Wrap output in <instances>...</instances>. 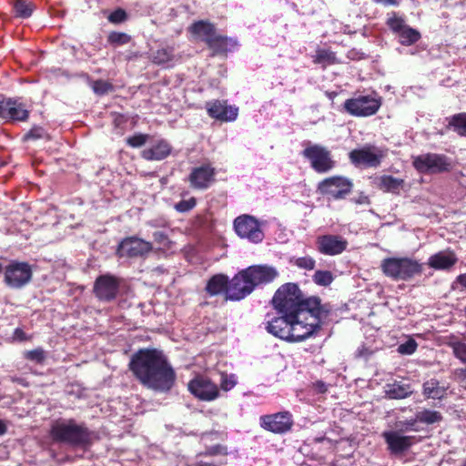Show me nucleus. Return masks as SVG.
<instances>
[{"label":"nucleus","instance_id":"1","mask_svg":"<svg viewBox=\"0 0 466 466\" xmlns=\"http://www.w3.org/2000/svg\"><path fill=\"white\" fill-rule=\"evenodd\" d=\"M128 370L141 385L157 392H169L177 380L168 358L156 348H142L133 353Z\"/></svg>","mask_w":466,"mask_h":466},{"label":"nucleus","instance_id":"2","mask_svg":"<svg viewBox=\"0 0 466 466\" xmlns=\"http://www.w3.org/2000/svg\"><path fill=\"white\" fill-rule=\"evenodd\" d=\"M271 303L280 314L294 318L305 312H318L321 300L319 297H305L297 283L282 284L275 292Z\"/></svg>","mask_w":466,"mask_h":466},{"label":"nucleus","instance_id":"3","mask_svg":"<svg viewBox=\"0 0 466 466\" xmlns=\"http://www.w3.org/2000/svg\"><path fill=\"white\" fill-rule=\"evenodd\" d=\"M278 275L275 268L267 265H255L242 269L229 280L228 299H243L257 286L273 281Z\"/></svg>","mask_w":466,"mask_h":466},{"label":"nucleus","instance_id":"4","mask_svg":"<svg viewBox=\"0 0 466 466\" xmlns=\"http://www.w3.org/2000/svg\"><path fill=\"white\" fill-rule=\"evenodd\" d=\"M49 436L54 442L72 447H86L92 441V431L85 423H77L74 419H58L53 421Z\"/></svg>","mask_w":466,"mask_h":466},{"label":"nucleus","instance_id":"5","mask_svg":"<svg viewBox=\"0 0 466 466\" xmlns=\"http://www.w3.org/2000/svg\"><path fill=\"white\" fill-rule=\"evenodd\" d=\"M328 310L322 305L318 312H305L290 319L289 342L302 341L316 333L321 325V319L326 317Z\"/></svg>","mask_w":466,"mask_h":466},{"label":"nucleus","instance_id":"6","mask_svg":"<svg viewBox=\"0 0 466 466\" xmlns=\"http://www.w3.org/2000/svg\"><path fill=\"white\" fill-rule=\"evenodd\" d=\"M383 274L395 280L409 281L423 272V264L408 258H386L380 263Z\"/></svg>","mask_w":466,"mask_h":466},{"label":"nucleus","instance_id":"7","mask_svg":"<svg viewBox=\"0 0 466 466\" xmlns=\"http://www.w3.org/2000/svg\"><path fill=\"white\" fill-rule=\"evenodd\" d=\"M412 165L420 174H439L452 169L451 160L445 155L427 153L413 158Z\"/></svg>","mask_w":466,"mask_h":466},{"label":"nucleus","instance_id":"8","mask_svg":"<svg viewBox=\"0 0 466 466\" xmlns=\"http://www.w3.org/2000/svg\"><path fill=\"white\" fill-rule=\"evenodd\" d=\"M309 161L311 168L319 174L328 173L336 167L330 150L319 144H309L301 152Z\"/></svg>","mask_w":466,"mask_h":466},{"label":"nucleus","instance_id":"9","mask_svg":"<svg viewBox=\"0 0 466 466\" xmlns=\"http://www.w3.org/2000/svg\"><path fill=\"white\" fill-rule=\"evenodd\" d=\"M353 188L352 181L343 176H332L324 178L317 185V192L334 200L344 199Z\"/></svg>","mask_w":466,"mask_h":466},{"label":"nucleus","instance_id":"10","mask_svg":"<svg viewBox=\"0 0 466 466\" xmlns=\"http://www.w3.org/2000/svg\"><path fill=\"white\" fill-rule=\"evenodd\" d=\"M381 106L380 98L371 96H358L347 99L343 104L344 110L353 116L367 117L375 115Z\"/></svg>","mask_w":466,"mask_h":466},{"label":"nucleus","instance_id":"11","mask_svg":"<svg viewBox=\"0 0 466 466\" xmlns=\"http://www.w3.org/2000/svg\"><path fill=\"white\" fill-rule=\"evenodd\" d=\"M259 425L267 431L283 435L292 430L294 420L289 411L284 410L260 416Z\"/></svg>","mask_w":466,"mask_h":466},{"label":"nucleus","instance_id":"12","mask_svg":"<svg viewBox=\"0 0 466 466\" xmlns=\"http://www.w3.org/2000/svg\"><path fill=\"white\" fill-rule=\"evenodd\" d=\"M385 156L382 149L373 145H365L361 148L351 150L349 153V159L355 167H378Z\"/></svg>","mask_w":466,"mask_h":466},{"label":"nucleus","instance_id":"13","mask_svg":"<svg viewBox=\"0 0 466 466\" xmlns=\"http://www.w3.org/2000/svg\"><path fill=\"white\" fill-rule=\"evenodd\" d=\"M234 229L237 235L253 243H259L264 238V233L258 220L250 215H241L235 218Z\"/></svg>","mask_w":466,"mask_h":466},{"label":"nucleus","instance_id":"14","mask_svg":"<svg viewBox=\"0 0 466 466\" xmlns=\"http://www.w3.org/2000/svg\"><path fill=\"white\" fill-rule=\"evenodd\" d=\"M152 249L153 246L150 242L132 236L127 237L119 242L116 255L118 258H142L150 253Z\"/></svg>","mask_w":466,"mask_h":466},{"label":"nucleus","instance_id":"15","mask_svg":"<svg viewBox=\"0 0 466 466\" xmlns=\"http://www.w3.org/2000/svg\"><path fill=\"white\" fill-rule=\"evenodd\" d=\"M120 288V279L111 274L98 276L94 283L93 292L96 298L104 302L116 299Z\"/></svg>","mask_w":466,"mask_h":466},{"label":"nucleus","instance_id":"16","mask_svg":"<svg viewBox=\"0 0 466 466\" xmlns=\"http://www.w3.org/2000/svg\"><path fill=\"white\" fill-rule=\"evenodd\" d=\"M32 279V269L27 262L12 261L5 267V282L14 289H20Z\"/></svg>","mask_w":466,"mask_h":466},{"label":"nucleus","instance_id":"17","mask_svg":"<svg viewBox=\"0 0 466 466\" xmlns=\"http://www.w3.org/2000/svg\"><path fill=\"white\" fill-rule=\"evenodd\" d=\"M30 111L25 104L19 99H4L0 101V118L10 122H25L28 120Z\"/></svg>","mask_w":466,"mask_h":466},{"label":"nucleus","instance_id":"18","mask_svg":"<svg viewBox=\"0 0 466 466\" xmlns=\"http://www.w3.org/2000/svg\"><path fill=\"white\" fill-rule=\"evenodd\" d=\"M188 390L198 400L211 401L219 395L218 386L204 376H197L188 382Z\"/></svg>","mask_w":466,"mask_h":466},{"label":"nucleus","instance_id":"19","mask_svg":"<svg viewBox=\"0 0 466 466\" xmlns=\"http://www.w3.org/2000/svg\"><path fill=\"white\" fill-rule=\"evenodd\" d=\"M216 169L211 164H203L193 167L188 176L190 187L194 189H208L216 180Z\"/></svg>","mask_w":466,"mask_h":466},{"label":"nucleus","instance_id":"20","mask_svg":"<svg viewBox=\"0 0 466 466\" xmlns=\"http://www.w3.org/2000/svg\"><path fill=\"white\" fill-rule=\"evenodd\" d=\"M205 108L211 118L221 122L234 121L238 115V108L228 105L227 100L215 99L208 101Z\"/></svg>","mask_w":466,"mask_h":466},{"label":"nucleus","instance_id":"21","mask_svg":"<svg viewBox=\"0 0 466 466\" xmlns=\"http://www.w3.org/2000/svg\"><path fill=\"white\" fill-rule=\"evenodd\" d=\"M317 250L328 256L339 255L347 249L348 241L339 235H322L316 240Z\"/></svg>","mask_w":466,"mask_h":466},{"label":"nucleus","instance_id":"22","mask_svg":"<svg viewBox=\"0 0 466 466\" xmlns=\"http://www.w3.org/2000/svg\"><path fill=\"white\" fill-rule=\"evenodd\" d=\"M383 437L391 454H401L419 440L416 436H404L397 431H386Z\"/></svg>","mask_w":466,"mask_h":466},{"label":"nucleus","instance_id":"23","mask_svg":"<svg viewBox=\"0 0 466 466\" xmlns=\"http://www.w3.org/2000/svg\"><path fill=\"white\" fill-rule=\"evenodd\" d=\"M290 319L288 314H281L279 317H275L266 322V330L274 337L289 341Z\"/></svg>","mask_w":466,"mask_h":466},{"label":"nucleus","instance_id":"24","mask_svg":"<svg viewBox=\"0 0 466 466\" xmlns=\"http://www.w3.org/2000/svg\"><path fill=\"white\" fill-rule=\"evenodd\" d=\"M172 152V146L166 139H159L150 147L141 152V157L147 161H160Z\"/></svg>","mask_w":466,"mask_h":466},{"label":"nucleus","instance_id":"25","mask_svg":"<svg viewBox=\"0 0 466 466\" xmlns=\"http://www.w3.org/2000/svg\"><path fill=\"white\" fill-rule=\"evenodd\" d=\"M457 261L458 258L454 251L448 249L431 255L428 259V265L436 270H449Z\"/></svg>","mask_w":466,"mask_h":466},{"label":"nucleus","instance_id":"26","mask_svg":"<svg viewBox=\"0 0 466 466\" xmlns=\"http://www.w3.org/2000/svg\"><path fill=\"white\" fill-rule=\"evenodd\" d=\"M188 32L198 40L206 45L218 32L215 25L208 20H198L190 25Z\"/></svg>","mask_w":466,"mask_h":466},{"label":"nucleus","instance_id":"27","mask_svg":"<svg viewBox=\"0 0 466 466\" xmlns=\"http://www.w3.org/2000/svg\"><path fill=\"white\" fill-rule=\"evenodd\" d=\"M229 279L225 274H215L207 282L205 291L210 296H218L226 294V299H228Z\"/></svg>","mask_w":466,"mask_h":466},{"label":"nucleus","instance_id":"28","mask_svg":"<svg viewBox=\"0 0 466 466\" xmlns=\"http://www.w3.org/2000/svg\"><path fill=\"white\" fill-rule=\"evenodd\" d=\"M405 181L402 178L395 177L391 175H382L378 177L377 187L383 192L399 195L404 187Z\"/></svg>","mask_w":466,"mask_h":466},{"label":"nucleus","instance_id":"29","mask_svg":"<svg viewBox=\"0 0 466 466\" xmlns=\"http://www.w3.org/2000/svg\"><path fill=\"white\" fill-rule=\"evenodd\" d=\"M447 389L437 379L432 378L422 384V394L426 399L441 400L447 395Z\"/></svg>","mask_w":466,"mask_h":466},{"label":"nucleus","instance_id":"30","mask_svg":"<svg viewBox=\"0 0 466 466\" xmlns=\"http://www.w3.org/2000/svg\"><path fill=\"white\" fill-rule=\"evenodd\" d=\"M386 396L392 400H401L410 397L413 390L410 384H405L395 380L393 383L387 384L385 390Z\"/></svg>","mask_w":466,"mask_h":466},{"label":"nucleus","instance_id":"31","mask_svg":"<svg viewBox=\"0 0 466 466\" xmlns=\"http://www.w3.org/2000/svg\"><path fill=\"white\" fill-rule=\"evenodd\" d=\"M444 344L452 350L453 355L461 362L466 363V343L456 335L450 334L444 337Z\"/></svg>","mask_w":466,"mask_h":466},{"label":"nucleus","instance_id":"32","mask_svg":"<svg viewBox=\"0 0 466 466\" xmlns=\"http://www.w3.org/2000/svg\"><path fill=\"white\" fill-rule=\"evenodd\" d=\"M231 39L226 35L216 34L211 39H208V47L212 50L213 56L227 54L229 50Z\"/></svg>","mask_w":466,"mask_h":466},{"label":"nucleus","instance_id":"33","mask_svg":"<svg viewBox=\"0 0 466 466\" xmlns=\"http://www.w3.org/2000/svg\"><path fill=\"white\" fill-rule=\"evenodd\" d=\"M175 58V48L173 46H166L153 51L150 55V60L153 64L163 66L172 62Z\"/></svg>","mask_w":466,"mask_h":466},{"label":"nucleus","instance_id":"34","mask_svg":"<svg viewBox=\"0 0 466 466\" xmlns=\"http://www.w3.org/2000/svg\"><path fill=\"white\" fill-rule=\"evenodd\" d=\"M313 63L321 65L323 68L328 66L339 64L336 53L329 49L319 48L316 55L313 56Z\"/></svg>","mask_w":466,"mask_h":466},{"label":"nucleus","instance_id":"35","mask_svg":"<svg viewBox=\"0 0 466 466\" xmlns=\"http://www.w3.org/2000/svg\"><path fill=\"white\" fill-rule=\"evenodd\" d=\"M447 127L459 136L466 137V113L462 112L451 116Z\"/></svg>","mask_w":466,"mask_h":466},{"label":"nucleus","instance_id":"36","mask_svg":"<svg viewBox=\"0 0 466 466\" xmlns=\"http://www.w3.org/2000/svg\"><path fill=\"white\" fill-rule=\"evenodd\" d=\"M13 8L16 17L28 18L32 15L35 5L33 2L28 0H15Z\"/></svg>","mask_w":466,"mask_h":466},{"label":"nucleus","instance_id":"37","mask_svg":"<svg viewBox=\"0 0 466 466\" xmlns=\"http://www.w3.org/2000/svg\"><path fill=\"white\" fill-rule=\"evenodd\" d=\"M397 35L399 36L400 43L405 46L417 43L421 37L420 33L417 29H414L408 25Z\"/></svg>","mask_w":466,"mask_h":466},{"label":"nucleus","instance_id":"38","mask_svg":"<svg viewBox=\"0 0 466 466\" xmlns=\"http://www.w3.org/2000/svg\"><path fill=\"white\" fill-rule=\"evenodd\" d=\"M416 414L419 422L427 425L439 423L443 420L442 414L438 410L423 409L422 410L417 411Z\"/></svg>","mask_w":466,"mask_h":466},{"label":"nucleus","instance_id":"39","mask_svg":"<svg viewBox=\"0 0 466 466\" xmlns=\"http://www.w3.org/2000/svg\"><path fill=\"white\" fill-rule=\"evenodd\" d=\"M131 39V36L124 32L112 31L107 35V43L115 46L127 45Z\"/></svg>","mask_w":466,"mask_h":466},{"label":"nucleus","instance_id":"40","mask_svg":"<svg viewBox=\"0 0 466 466\" xmlns=\"http://www.w3.org/2000/svg\"><path fill=\"white\" fill-rule=\"evenodd\" d=\"M386 25L396 35L401 32L407 25L404 18L398 16L395 12H392L391 16L387 19Z\"/></svg>","mask_w":466,"mask_h":466},{"label":"nucleus","instance_id":"41","mask_svg":"<svg viewBox=\"0 0 466 466\" xmlns=\"http://www.w3.org/2000/svg\"><path fill=\"white\" fill-rule=\"evenodd\" d=\"M37 139L50 140V136L48 135V133L44 129V127H42L40 126H34L23 137L24 141L37 140Z\"/></svg>","mask_w":466,"mask_h":466},{"label":"nucleus","instance_id":"42","mask_svg":"<svg viewBox=\"0 0 466 466\" xmlns=\"http://www.w3.org/2000/svg\"><path fill=\"white\" fill-rule=\"evenodd\" d=\"M315 284L322 287L329 286L334 280L333 274L329 270H317L312 276Z\"/></svg>","mask_w":466,"mask_h":466},{"label":"nucleus","instance_id":"43","mask_svg":"<svg viewBox=\"0 0 466 466\" xmlns=\"http://www.w3.org/2000/svg\"><path fill=\"white\" fill-rule=\"evenodd\" d=\"M91 87L94 93L98 96L106 95L114 90V86L110 82L102 79L93 81Z\"/></svg>","mask_w":466,"mask_h":466},{"label":"nucleus","instance_id":"44","mask_svg":"<svg viewBox=\"0 0 466 466\" xmlns=\"http://www.w3.org/2000/svg\"><path fill=\"white\" fill-rule=\"evenodd\" d=\"M24 358L36 364H42L46 360V352L42 348H36L25 351Z\"/></svg>","mask_w":466,"mask_h":466},{"label":"nucleus","instance_id":"45","mask_svg":"<svg viewBox=\"0 0 466 466\" xmlns=\"http://www.w3.org/2000/svg\"><path fill=\"white\" fill-rule=\"evenodd\" d=\"M290 262L294 266L306 270H312L316 267V260L309 256L294 258Z\"/></svg>","mask_w":466,"mask_h":466},{"label":"nucleus","instance_id":"46","mask_svg":"<svg viewBox=\"0 0 466 466\" xmlns=\"http://www.w3.org/2000/svg\"><path fill=\"white\" fill-rule=\"evenodd\" d=\"M148 137L149 135L147 134L137 133L127 137L126 143L130 147L137 148L143 147L147 142Z\"/></svg>","mask_w":466,"mask_h":466},{"label":"nucleus","instance_id":"47","mask_svg":"<svg viewBox=\"0 0 466 466\" xmlns=\"http://www.w3.org/2000/svg\"><path fill=\"white\" fill-rule=\"evenodd\" d=\"M418 348V343L414 339H409L406 342L400 344L398 347V352L402 355H411Z\"/></svg>","mask_w":466,"mask_h":466},{"label":"nucleus","instance_id":"48","mask_svg":"<svg viewBox=\"0 0 466 466\" xmlns=\"http://www.w3.org/2000/svg\"><path fill=\"white\" fill-rule=\"evenodd\" d=\"M197 205L196 198L192 197L187 200H180L175 204V209L179 213H186L193 209Z\"/></svg>","mask_w":466,"mask_h":466},{"label":"nucleus","instance_id":"49","mask_svg":"<svg viewBox=\"0 0 466 466\" xmlns=\"http://www.w3.org/2000/svg\"><path fill=\"white\" fill-rule=\"evenodd\" d=\"M127 19V12L122 8H116L107 17V20L112 24H121Z\"/></svg>","mask_w":466,"mask_h":466},{"label":"nucleus","instance_id":"50","mask_svg":"<svg viewBox=\"0 0 466 466\" xmlns=\"http://www.w3.org/2000/svg\"><path fill=\"white\" fill-rule=\"evenodd\" d=\"M227 447L217 444L211 447H208L205 451L199 453V456H216V455H227Z\"/></svg>","mask_w":466,"mask_h":466},{"label":"nucleus","instance_id":"51","mask_svg":"<svg viewBox=\"0 0 466 466\" xmlns=\"http://www.w3.org/2000/svg\"><path fill=\"white\" fill-rule=\"evenodd\" d=\"M236 385V380L234 379V376L231 375V376H228V375H223L222 376V380H221V383H220V386L221 388L224 390H231L234 386Z\"/></svg>","mask_w":466,"mask_h":466},{"label":"nucleus","instance_id":"52","mask_svg":"<svg viewBox=\"0 0 466 466\" xmlns=\"http://www.w3.org/2000/svg\"><path fill=\"white\" fill-rule=\"evenodd\" d=\"M153 238L155 242H157L159 245H163L164 247H167V243L169 242L167 235L163 231L154 232Z\"/></svg>","mask_w":466,"mask_h":466},{"label":"nucleus","instance_id":"53","mask_svg":"<svg viewBox=\"0 0 466 466\" xmlns=\"http://www.w3.org/2000/svg\"><path fill=\"white\" fill-rule=\"evenodd\" d=\"M13 339L17 341H26L30 339L21 328H16L13 333Z\"/></svg>","mask_w":466,"mask_h":466},{"label":"nucleus","instance_id":"54","mask_svg":"<svg viewBox=\"0 0 466 466\" xmlns=\"http://www.w3.org/2000/svg\"><path fill=\"white\" fill-rule=\"evenodd\" d=\"M417 422H419V420H417V414H415L414 419L406 420L404 421H401L400 423L404 431H417V429L415 428Z\"/></svg>","mask_w":466,"mask_h":466},{"label":"nucleus","instance_id":"55","mask_svg":"<svg viewBox=\"0 0 466 466\" xmlns=\"http://www.w3.org/2000/svg\"><path fill=\"white\" fill-rule=\"evenodd\" d=\"M374 3L376 4H381V5H400V0H373Z\"/></svg>","mask_w":466,"mask_h":466},{"label":"nucleus","instance_id":"56","mask_svg":"<svg viewBox=\"0 0 466 466\" xmlns=\"http://www.w3.org/2000/svg\"><path fill=\"white\" fill-rule=\"evenodd\" d=\"M457 282L466 288V273L461 274L456 279Z\"/></svg>","mask_w":466,"mask_h":466},{"label":"nucleus","instance_id":"57","mask_svg":"<svg viewBox=\"0 0 466 466\" xmlns=\"http://www.w3.org/2000/svg\"><path fill=\"white\" fill-rule=\"evenodd\" d=\"M7 431V427L5 425V423L0 420V436L5 434Z\"/></svg>","mask_w":466,"mask_h":466},{"label":"nucleus","instance_id":"58","mask_svg":"<svg viewBox=\"0 0 466 466\" xmlns=\"http://www.w3.org/2000/svg\"><path fill=\"white\" fill-rule=\"evenodd\" d=\"M195 466H218L212 462H207V461H198L195 464Z\"/></svg>","mask_w":466,"mask_h":466},{"label":"nucleus","instance_id":"59","mask_svg":"<svg viewBox=\"0 0 466 466\" xmlns=\"http://www.w3.org/2000/svg\"><path fill=\"white\" fill-rule=\"evenodd\" d=\"M326 96L329 98V99H334L337 96H338V93L336 91H327L326 92Z\"/></svg>","mask_w":466,"mask_h":466},{"label":"nucleus","instance_id":"60","mask_svg":"<svg viewBox=\"0 0 466 466\" xmlns=\"http://www.w3.org/2000/svg\"><path fill=\"white\" fill-rule=\"evenodd\" d=\"M324 440H326V437H325V436H322V437H316V438L314 439V441H315L316 443H320V442H322Z\"/></svg>","mask_w":466,"mask_h":466},{"label":"nucleus","instance_id":"61","mask_svg":"<svg viewBox=\"0 0 466 466\" xmlns=\"http://www.w3.org/2000/svg\"><path fill=\"white\" fill-rule=\"evenodd\" d=\"M320 385H321V386H320V389H321V390H320V391H322V392L326 391V389H325V385H324V383H323V382H320Z\"/></svg>","mask_w":466,"mask_h":466},{"label":"nucleus","instance_id":"62","mask_svg":"<svg viewBox=\"0 0 466 466\" xmlns=\"http://www.w3.org/2000/svg\"><path fill=\"white\" fill-rule=\"evenodd\" d=\"M461 373L466 375V369L465 370H461Z\"/></svg>","mask_w":466,"mask_h":466},{"label":"nucleus","instance_id":"63","mask_svg":"<svg viewBox=\"0 0 466 466\" xmlns=\"http://www.w3.org/2000/svg\"><path fill=\"white\" fill-rule=\"evenodd\" d=\"M3 270V265L0 263V273L2 272Z\"/></svg>","mask_w":466,"mask_h":466}]
</instances>
